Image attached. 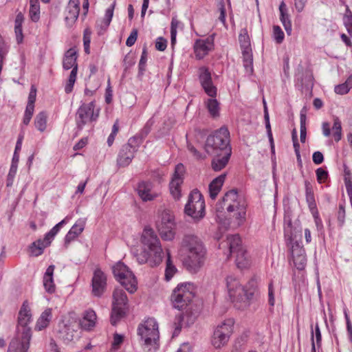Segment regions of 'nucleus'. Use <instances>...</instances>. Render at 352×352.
<instances>
[{
	"instance_id": "nucleus-24",
	"label": "nucleus",
	"mask_w": 352,
	"mask_h": 352,
	"mask_svg": "<svg viewBox=\"0 0 352 352\" xmlns=\"http://www.w3.org/2000/svg\"><path fill=\"white\" fill-rule=\"evenodd\" d=\"M77 60V52L74 48L69 49L65 54L63 67L65 69L68 70L69 69H74L76 67V72H78V64Z\"/></svg>"
},
{
	"instance_id": "nucleus-16",
	"label": "nucleus",
	"mask_w": 352,
	"mask_h": 352,
	"mask_svg": "<svg viewBox=\"0 0 352 352\" xmlns=\"http://www.w3.org/2000/svg\"><path fill=\"white\" fill-rule=\"evenodd\" d=\"M185 168L182 164L175 166V171L170 182V192L174 199H179L181 197L180 186L183 183Z\"/></svg>"
},
{
	"instance_id": "nucleus-15",
	"label": "nucleus",
	"mask_w": 352,
	"mask_h": 352,
	"mask_svg": "<svg viewBox=\"0 0 352 352\" xmlns=\"http://www.w3.org/2000/svg\"><path fill=\"white\" fill-rule=\"evenodd\" d=\"M199 80L205 93L210 97L215 98L217 89L214 85L212 80L211 73L206 67H201L198 71Z\"/></svg>"
},
{
	"instance_id": "nucleus-40",
	"label": "nucleus",
	"mask_w": 352,
	"mask_h": 352,
	"mask_svg": "<svg viewBox=\"0 0 352 352\" xmlns=\"http://www.w3.org/2000/svg\"><path fill=\"white\" fill-rule=\"evenodd\" d=\"M47 114L45 111L38 113L34 120V125L36 128L43 132L47 126Z\"/></svg>"
},
{
	"instance_id": "nucleus-38",
	"label": "nucleus",
	"mask_w": 352,
	"mask_h": 352,
	"mask_svg": "<svg viewBox=\"0 0 352 352\" xmlns=\"http://www.w3.org/2000/svg\"><path fill=\"white\" fill-rule=\"evenodd\" d=\"M206 107L212 118H217L219 116V103L215 98L208 99L205 102Z\"/></svg>"
},
{
	"instance_id": "nucleus-36",
	"label": "nucleus",
	"mask_w": 352,
	"mask_h": 352,
	"mask_svg": "<svg viewBox=\"0 0 352 352\" xmlns=\"http://www.w3.org/2000/svg\"><path fill=\"white\" fill-rule=\"evenodd\" d=\"M114 7L115 3L106 10L104 17L102 21L101 24L99 25L100 28V30L98 32L99 34H102L109 27L113 16Z\"/></svg>"
},
{
	"instance_id": "nucleus-45",
	"label": "nucleus",
	"mask_w": 352,
	"mask_h": 352,
	"mask_svg": "<svg viewBox=\"0 0 352 352\" xmlns=\"http://www.w3.org/2000/svg\"><path fill=\"white\" fill-rule=\"evenodd\" d=\"M76 67L72 69L70 72L68 80L65 87V91L67 94H69L72 91L74 83L76 80Z\"/></svg>"
},
{
	"instance_id": "nucleus-20",
	"label": "nucleus",
	"mask_w": 352,
	"mask_h": 352,
	"mask_svg": "<svg viewBox=\"0 0 352 352\" xmlns=\"http://www.w3.org/2000/svg\"><path fill=\"white\" fill-rule=\"evenodd\" d=\"M212 41L210 38H207L206 40H197L194 46L197 58L202 59L212 50Z\"/></svg>"
},
{
	"instance_id": "nucleus-51",
	"label": "nucleus",
	"mask_w": 352,
	"mask_h": 352,
	"mask_svg": "<svg viewBox=\"0 0 352 352\" xmlns=\"http://www.w3.org/2000/svg\"><path fill=\"white\" fill-rule=\"evenodd\" d=\"M306 255L305 250L302 246L297 242L294 243L292 246V255L293 258L299 256L300 255Z\"/></svg>"
},
{
	"instance_id": "nucleus-37",
	"label": "nucleus",
	"mask_w": 352,
	"mask_h": 352,
	"mask_svg": "<svg viewBox=\"0 0 352 352\" xmlns=\"http://www.w3.org/2000/svg\"><path fill=\"white\" fill-rule=\"evenodd\" d=\"M23 15L21 12L17 14L14 21V32L17 43L23 41V36L22 32V23L23 22Z\"/></svg>"
},
{
	"instance_id": "nucleus-26",
	"label": "nucleus",
	"mask_w": 352,
	"mask_h": 352,
	"mask_svg": "<svg viewBox=\"0 0 352 352\" xmlns=\"http://www.w3.org/2000/svg\"><path fill=\"white\" fill-rule=\"evenodd\" d=\"M226 176V174H222L214 179L209 184V194L212 199H215L217 195L220 192L223 184L225 181Z\"/></svg>"
},
{
	"instance_id": "nucleus-53",
	"label": "nucleus",
	"mask_w": 352,
	"mask_h": 352,
	"mask_svg": "<svg viewBox=\"0 0 352 352\" xmlns=\"http://www.w3.org/2000/svg\"><path fill=\"white\" fill-rule=\"evenodd\" d=\"M118 130H119L118 121L116 120L113 125L112 131L107 138V144H108L109 146H111L113 144L114 140H115V137L117 135Z\"/></svg>"
},
{
	"instance_id": "nucleus-33",
	"label": "nucleus",
	"mask_w": 352,
	"mask_h": 352,
	"mask_svg": "<svg viewBox=\"0 0 352 352\" xmlns=\"http://www.w3.org/2000/svg\"><path fill=\"white\" fill-rule=\"evenodd\" d=\"M49 245H47L45 239L43 240H36L30 245L29 248L31 256H38L41 255L43 253L44 249Z\"/></svg>"
},
{
	"instance_id": "nucleus-49",
	"label": "nucleus",
	"mask_w": 352,
	"mask_h": 352,
	"mask_svg": "<svg viewBox=\"0 0 352 352\" xmlns=\"http://www.w3.org/2000/svg\"><path fill=\"white\" fill-rule=\"evenodd\" d=\"M293 261L295 266L298 270H304L307 263L306 255L301 254L299 256L293 258Z\"/></svg>"
},
{
	"instance_id": "nucleus-34",
	"label": "nucleus",
	"mask_w": 352,
	"mask_h": 352,
	"mask_svg": "<svg viewBox=\"0 0 352 352\" xmlns=\"http://www.w3.org/2000/svg\"><path fill=\"white\" fill-rule=\"evenodd\" d=\"M52 318V310L51 309H45L39 318L36 322V324L35 329L38 331H41L42 329L46 328Z\"/></svg>"
},
{
	"instance_id": "nucleus-4",
	"label": "nucleus",
	"mask_w": 352,
	"mask_h": 352,
	"mask_svg": "<svg viewBox=\"0 0 352 352\" xmlns=\"http://www.w3.org/2000/svg\"><path fill=\"white\" fill-rule=\"evenodd\" d=\"M226 285L230 300L239 309L248 306L250 300L253 298L257 290V284L254 279L250 280L247 285L243 287L232 276H227Z\"/></svg>"
},
{
	"instance_id": "nucleus-7",
	"label": "nucleus",
	"mask_w": 352,
	"mask_h": 352,
	"mask_svg": "<svg viewBox=\"0 0 352 352\" xmlns=\"http://www.w3.org/2000/svg\"><path fill=\"white\" fill-rule=\"evenodd\" d=\"M195 296V287L192 283H184L177 285L171 295L173 307L179 310L185 309Z\"/></svg>"
},
{
	"instance_id": "nucleus-21",
	"label": "nucleus",
	"mask_w": 352,
	"mask_h": 352,
	"mask_svg": "<svg viewBox=\"0 0 352 352\" xmlns=\"http://www.w3.org/2000/svg\"><path fill=\"white\" fill-rule=\"evenodd\" d=\"M135 152L133 149L128 148V146H122L120 149L118 158L117 164L120 167H126L130 164L135 156Z\"/></svg>"
},
{
	"instance_id": "nucleus-14",
	"label": "nucleus",
	"mask_w": 352,
	"mask_h": 352,
	"mask_svg": "<svg viewBox=\"0 0 352 352\" xmlns=\"http://www.w3.org/2000/svg\"><path fill=\"white\" fill-rule=\"evenodd\" d=\"M157 230L162 239L171 241L175 237V219L173 215L168 210H164L160 220L156 223Z\"/></svg>"
},
{
	"instance_id": "nucleus-1",
	"label": "nucleus",
	"mask_w": 352,
	"mask_h": 352,
	"mask_svg": "<svg viewBox=\"0 0 352 352\" xmlns=\"http://www.w3.org/2000/svg\"><path fill=\"white\" fill-rule=\"evenodd\" d=\"M182 248L186 254L184 265L190 272H197L206 260V250L202 241L196 235L186 234L182 241Z\"/></svg>"
},
{
	"instance_id": "nucleus-52",
	"label": "nucleus",
	"mask_w": 352,
	"mask_h": 352,
	"mask_svg": "<svg viewBox=\"0 0 352 352\" xmlns=\"http://www.w3.org/2000/svg\"><path fill=\"white\" fill-rule=\"evenodd\" d=\"M147 60V52L146 48L144 47L142 56L139 62V73L142 74L145 71L146 63Z\"/></svg>"
},
{
	"instance_id": "nucleus-42",
	"label": "nucleus",
	"mask_w": 352,
	"mask_h": 352,
	"mask_svg": "<svg viewBox=\"0 0 352 352\" xmlns=\"http://www.w3.org/2000/svg\"><path fill=\"white\" fill-rule=\"evenodd\" d=\"M167 258H166V267L165 270V278L167 281L170 280L175 273L177 272V269L175 266L173 264L171 261L170 252L168 250L166 252Z\"/></svg>"
},
{
	"instance_id": "nucleus-59",
	"label": "nucleus",
	"mask_w": 352,
	"mask_h": 352,
	"mask_svg": "<svg viewBox=\"0 0 352 352\" xmlns=\"http://www.w3.org/2000/svg\"><path fill=\"white\" fill-rule=\"evenodd\" d=\"M137 37H138V30L136 29H133L131 31L129 36L126 39V45L128 47H131L132 45H133L137 40Z\"/></svg>"
},
{
	"instance_id": "nucleus-19",
	"label": "nucleus",
	"mask_w": 352,
	"mask_h": 352,
	"mask_svg": "<svg viewBox=\"0 0 352 352\" xmlns=\"http://www.w3.org/2000/svg\"><path fill=\"white\" fill-rule=\"evenodd\" d=\"M239 41L242 49L243 55L245 59V61L248 63V60H250L249 63L252 65L250 40L246 28L241 30L239 35ZM244 65L248 67V63H245Z\"/></svg>"
},
{
	"instance_id": "nucleus-28",
	"label": "nucleus",
	"mask_w": 352,
	"mask_h": 352,
	"mask_svg": "<svg viewBox=\"0 0 352 352\" xmlns=\"http://www.w3.org/2000/svg\"><path fill=\"white\" fill-rule=\"evenodd\" d=\"M96 312L92 309L85 311L83 318L80 322V324L83 329L90 330L96 324Z\"/></svg>"
},
{
	"instance_id": "nucleus-54",
	"label": "nucleus",
	"mask_w": 352,
	"mask_h": 352,
	"mask_svg": "<svg viewBox=\"0 0 352 352\" xmlns=\"http://www.w3.org/2000/svg\"><path fill=\"white\" fill-rule=\"evenodd\" d=\"M184 320V315L182 313H179L178 315H176L174 325H175V331L174 335H175L177 331L179 332L182 329V323Z\"/></svg>"
},
{
	"instance_id": "nucleus-41",
	"label": "nucleus",
	"mask_w": 352,
	"mask_h": 352,
	"mask_svg": "<svg viewBox=\"0 0 352 352\" xmlns=\"http://www.w3.org/2000/svg\"><path fill=\"white\" fill-rule=\"evenodd\" d=\"M66 223L65 219L62 220L56 225H55L45 235L44 239L47 242V245H50L54 236L59 232L60 228Z\"/></svg>"
},
{
	"instance_id": "nucleus-63",
	"label": "nucleus",
	"mask_w": 352,
	"mask_h": 352,
	"mask_svg": "<svg viewBox=\"0 0 352 352\" xmlns=\"http://www.w3.org/2000/svg\"><path fill=\"white\" fill-rule=\"evenodd\" d=\"M344 23L348 33L352 36V16H344Z\"/></svg>"
},
{
	"instance_id": "nucleus-58",
	"label": "nucleus",
	"mask_w": 352,
	"mask_h": 352,
	"mask_svg": "<svg viewBox=\"0 0 352 352\" xmlns=\"http://www.w3.org/2000/svg\"><path fill=\"white\" fill-rule=\"evenodd\" d=\"M317 180L319 183L324 182L328 177V173L322 168H318L316 171Z\"/></svg>"
},
{
	"instance_id": "nucleus-61",
	"label": "nucleus",
	"mask_w": 352,
	"mask_h": 352,
	"mask_svg": "<svg viewBox=\"0 0 352 352\" xmlns=\"http://www.w3.org/2000/svg\"><path fill=\"white\" fill-rule=\"evenodd\" d=\"M153 124V121L149 120L142 129L140 135L144 139L146 137V135L150 133L151 126Z\"/></svg>"
},
{
	"instance_id": "nucleus-57",
	"label": "nucleus",
	"mask_w": 352,
	"mask_h": 352,
	"mask_svg": "<svg viewBox=\"0 0 352 352\" xmlns=\"http://www.w3.org/2000/svg\"><path fill=\"white\" fill-rule=\"evenodd\" d=\"M337 219L340 226H342L345 219V209L343 204L339 205V209L337 214Z\"/></svg>"
},
{
	"instance_id": "nucleus-29",
	"label": "nucleus",
	"mask_w": 352,
	"mask_h": 352,
	"mask_svg": "<svg viewBox=\"0 0 352 352\" xmlns=\"http://www.w3.org/2000/svg\"><path fill=\"white\" fill-rule=\"evenodd\" d=\"M280 11V20L288 35H290L292 31V23L289 19V16L287 13V10L285 3L282 1L279 6Z\"/></svg>"
},
{
	"instance_id": "nucleus-13",
	"label": "nucleus",
	"mask_w": 352,
	"mask_h": 352,
	"mask_svg": "<svg viewBox=\"0 0 352 352\" xmlns=\"http://www.w3.org/2000/svg\"><path fill=\"white\" fill-rule=\"evenodd\" d=\"M233 325V320L228 319L216 327L211 338V344L214 348L219 349L227 344L232 333Z\"/></svg>"
},
{
	"instance_id": "nucleus-30",
	"label": "nucleus",
	"mask_w": 352,
	"mask_h": 352,
	"mask_svg": "<svg viewBox=\"0 0 352 352\" xmlns=\"http://www.w3.org/2000/svg\"><path fill=\"white\" fill-rule=\"evenodd\" d=\"M236 254V264L239 268H246L250 265L248 254L243 248L237 249Z\"/></svg>"
},
{
	"instance_id": "nucleus-18",
	"label": "nucleus",
	"mask_w": 352,
	"mask_h": 352,
	"mask_svg": "<svg viewBox=\"0 0 352 352\" xmlns=\"http://www.w3.org/2000/svg\"><path fill=\"white\" fill-rule=\"evenodd\" d=\"M211 155H214L211 163L212 168L215 171H219L228 164L232 155V148H227L225 152Z\"/></svg>"
},
{
	"instance_id": "nucleus-9",
	"label": "nucleus",
	"mask_w": 352,
	"mask_h": 352,
	"mask_svg": "<svg viewBox=\"0 0 352 352\" xmlns=\"http://www.w3.org/2000/svg\"><path fill=\"white\" fill-rule=\"evenodd\" d=\"M113 273L116 279L132 294L137 289V280L133 272L122 262H118L113 267Z\"/></svg>"
},
{
	"instance_id": "nucleus-44",
	"label": "nucleus",
	"mask_w": 352,
	"mask_h": 352,
	"mask_svg": "<svg viewBox=\"0 0 352 352\" xmlns=\"http://www.w3.org/2000/svg\"><path fill=\"white\" fill-rule=\"evenodd\" d=\"M143 138L140 135H135L130 138L126 144H124L125 146L131 149H133L134 152H137L140 145L142 144Z\"/></svg>"
},
{
	"instance_id": "nucleus-17",
	"label": "nucleus",
	"mask_w": 352,
	"mask_h": 352,
	"mask_svg": "<svg viewBox=\"0 0 352 352\" xmlns=\"http://www.w3.org/2000/svg\"><path fill=\"white\" fill-rule=\"evenodd\" d=\"M91 285L92 293L95 296H101L106 289L107 276L100 268L96 269L94 272Z\"/></svg>"
},
{
	"instance_id": "nucleus-50",
	"label": "nucleus",
	"mask_w": 352,
	"mask_h": 352,
	"mask_svg": "<svg viewBox=\"0 0 352 352\" xmlns=\"http://www.w3.org/2000/svg\"><path fill=\"white\" fill-rule=\"evenodd\" d=\"M17 170V165L16 164H11L9 173L7 176L6 186L10 187L12 185L14 179L16 174Z\"/></svg>"
},
{
	"instance_id": "nucleus-60",
	"label": "nucleus",
	"mask_w": 352,
	"mask_h": 352,
	"mask_svg": "<svg viewBox=\"0 0 352 352\" xmlns=\"http://www.w3.org/2000/svg\"><path fill=\"white\" fill-rule=\"evenodd\" d=\"M167 47V41L162 37H159L156 40L155 47L159 51H164Z\"/></svg>"
},
{
	"instance_id": "nucleus-48",
	"label": "nucleus",
	"mask_w": 352,
	"mask_h": 352,
	"mask_svg": "<svg viewBox=\"0 0 352 352\" xmlns=\"http://www.w3.org/2000/svg\"><path fill=\"white\" fill-rule=\"evenodd\" d=\"M284 32L278 25H274L273 27V37L274 41L280 44L284 40Z\"/></svg>"
},
{
	"instance_id": "nucleus-10",
	"label": "nucleus",
	"mask_w": 352,
	"mask_h": 352,
	"mask_svg": "<svg viewBox=\"0 0 352 352\" xmlns=\"http://www.w3.org/2000/svg\"><path fill=\"white\" fill-rule=\"evenodd\" d=\"M128 309V298L125 292L120 288H116L113 293L111 323L115 326L125 315Z\"/></svg>"
},
{
	"instance_id": "nucleus-31",
	"label": "nucleus",
	"mask_w": 352,
	"mask_h": 352,
	"mask_svg": "<svg viewBox=\"0 0 352 352\" xmlns=\"http://www.w3.org/2000/svg\"><path fill=\"white\" fill-rule=\"evenodd\" d=\"M59 338L66 344L69 343L78 337L77 333L73 328L68 325H64L61 329L59 330Z\"/></svg>"
},
{
	"instance_id": "nucleus-55",
	"label": "nucleus",
	"mask_w": 352,
	"mask_h": 352,
	"mask_svg": "<svg viewBox=\"0 0 352 352\" xmlns=\"http://www.w3.org/2000/svg\"><path fill=\"white\" fill-rule=\"evenodd\" d=\"M218 8L220 11L219 20L225 23L226 22V8L224 0H218Z\"/></svg>"
},
{
	"instance_id": "nucleus-39",
	"label": "nucleus",
	"mask_w": 352,
	"mask_h": 352,
	"mask_svg": "<svg viewBox=\"0 0 352 352\" xmlns=\"http://www.w3.org/2000/svg\"><path fill=\"white\" fill-rule=\"evenodd\" d=\"M29 15L31 20L37 22L40 19V5L38 1H30Z\"/></svg>"
},
{
	"instance_id": "nucleus-3",
	"label": "nucleus",
	"mask_w": 352,
	"mask_h": 352,
	"mask_svg": "<svg viewBox=\"0 0 352 352\" xmlns=\"http://www.w3.org/2000/svg\"><path fill=\"white\" fill-rule=\"evenodd\" d=\"M225 207L234 226L239 227L244 223L246 220L247 204L245 199L239 195L236 189L228 191L222 200L217 203L216 212H221Z\"/></svg>"
},
{
	"instance_id": "nucleus-32",
	"label": "nucleus",
	"mask_w": 352,
	"mask_h": 352,
	"mask_svg": "<svg viewBox=\"0 0 352 352\" xmlns=\"http://www.w3.org/2000/svg\"><path fill=\"white\" fill-rule=\"evenodd\" d=\"M135 256L136 257L137 261L140 264L148 263L151 267H155L160 265L152 263V260L155 259V255L154 254L150 252L148 250L147 251L146 249H144L140 253H136Z\"/></svg>"
},
{
	"instance_id": "nucleus-35",
	"label": "nucleus",
	"mask_w": 352,
	"mask_h": 352,
	"mask_svg": "<svg viewBox=\"0 0 352 352\" xmlns=\"http://www.w3.org/2000/svg\"><path fill=\"white\" fill-rule=\"evenodd\" d=\"M227 245L229 248L230 254H234L237 249L243 248L241 238L238 234L228 236L227 237Z\"/></svg>"
},
{
	"instance_id": "nucleus-22",
	"label": "nucleus",
	"mask_w": 352,
	"mask_h": 352,
	"mask_svg": "<svg viewBox=\"0 0 352 352\" xmlns=\"http://www.w3.org/2000/svg\"><path fill=\"white\" fill-rule=\"evenodd\" d=\"M79 0H69L67 7V14L65 20L69 25H72L78 19L80 12Z\"/></svg>"
},
{
	"instance_id": "nucleus-56",
	"label": "nucleus",
	"mask_w": 352,
	"mask_h": 352,
	"mask_svg": "<svg viewBox=\"0 0 352 352\" xmlns=\"http://www.w3.org/2000/svg\"><path fill=\"white\" fill-rule=\"evenodd\" d=\"M334 91L338 94L344 95L350 91V89L345 82L344 83L336 85L334 88Z\"/></svg>"
},
{
	"instance_id": "nucleus-8",
	"label": "nucleus",
	"mask_w": 352,
	"mask_h": 352,
	"mask_svg": "<svg viewBox=\"0 0 352 352\" xmlns=\"http://www.w3.org/2000/svg\"><path fill=\"white\" fill-rule=\"evenodd\" d=\"M141 242L144 249H148L150 252L154 254L155 259L152 260V263L160 264L164 257V252L160 239L152 228H144L141 236Z\"/></svg>"
},
{
	"instance_id": "nucleus-2",
	"label": "nucleus",
	"mask_w": 352,
	"mask_h": 352,
	"mask_svg": "<svg viewBox=\"0 0 352 352\" xmlns=\"http://www.w3.org/2000/svg\"><path fill=\"white\" fill-rule=\"evenodd\" d=\"M31 319L30 309L25 301L19 313L16 336L10 342L8 352H28L32 338V330L28 324Z\"/></svg>"
},
{
	"instance_id": "nucleus-27",
	"label": "nucleus",
	"mask_w": 352,
	"mask_h": 352,
	"mask_svg": "<svg viewBox=\"0 0 352 352\" xmlns=\"http://www.w3.org/2000/svg\"><path fill=\"white\" fill-rule=\"evenodd\" d=\"M305 195H306V201L308 204V207L311 210L313 214H318L317 212V206L315 201L314 190L312 188V186L309 182H305Z\"/></svg>"
},
{
	"instance_id": "nucleus-23",
	"label": "nucleus",
	"mask_w": 352,
	"mask_h": 352,
	"mask_svg": "<svg viewBox=\"0 0 352 352\" xmlns=\"http://www.w3.org/2000/svg\"><path fill=\"white\" fill-rule=\"evenodd\" d=\"M137 191L140 198L144 201H152L156 197V194L152 192V184L142 182L137 188Z\"/></svg>"
},
{
	"instance_id": "nucleus-46",
	"label": "nucleus",
	"mask_w": 352,
	"mask_h": 352,
	"mask_svg": "<svg viewBox=\"0 0 352 352\" xmlns=\"http://www.w3.org/2000/svg\"><path fill=\"white\" fill-rule=\"evenodd\" d=\"M333 136L336 142H339L342 138V125L341 122L338 117L333 119Z\"/></svg>"
},
{
	"instance_id": "nucleus-11",
	"label": "nucleus",
	"mask_w": 352,
	"mask_h": 352,
	"mask_svg": "<svg viewBox=\"0 0 352 352\" xmlns=\"http://www.w3.org/2000/svg\"><path fill=\"white\" fill-rule=\"evenodd\" d=\"M184 211L195 220H200L204 217L205 201L199 190H194L190 193Z\"/></svg>"
},
{
	"instance_id": "nucleus-5",
	"label": "nucleus",
	"mask_w": 352,
	"mask_h": 352,
	"mask_svg": "<svg viewBox=\"0 0 352 352\" xmlns=\"http://www.w3.org/2000/svg\"><path fill=\"white\" fill-rule=\"evenodd\" d=\"M142 345L144 350L155 351L160 346L158 324L154 318H148L140 324L138 329Z\"/></svg>"
},
{
	"instance_id": "nucleus-62",
	"label": "nucleus",
	"mask_w": 352,
	"mask_h": 352,
	"mask_svg": "<svg viewBox=\"0 0 352 352\" xmlns=\"http://www.w3.org/2000/svg\"><path fill=\"white\" fill-rule=\"evenodd\" d=\"M312 160L314 164H320L324 161L323 154L320 151H316L313 153Z\"/></svg>"
},
{
	"instance_id": "nucleus-12",
	"label": "nucleus",
	"mask_w": 352,
	"mask_h": 352,
	"mask_svg": "<svg viewBox=\"0 0 352 352\" xmlns=\"http://www.w3.org/2000/svg\"><path fill=\"white\" fill-rule=\"evenodd\" d=\"M99 109L95 110L94 101L87 104L83 103L78 109L76 114L77 129L81 131L86 124L96 121L99 116Z\"/></svg>"
},
{
	"instance_id": "nucleus-47",
	"label": "nucleus",
	"mask_w": 352,
	"mask_h": 352,
	"mask_svg": "<svg viewBox=\"0 0 352 352\" xmlns=\"http://www.w3.org/2000/svg\"><path fill=\"white\" fill-rule=\"evenodd\" d=\"M85 226V220L78 219L69 230H71V233H73L75 236H78L84 230Z\"/></svg>"
},
{
	"instance_id": "nucleus-6",
	"label": "nucleus",
	"mask_w": 352,
	"mask_h": 352,
	"mask_svg": "<svg viewBox=\"0 0 352 352\" xmlns=\"http://www.w3.org/2000/svg\"><path fill=\"white\" fill-rule=\"evenodd\" d=\"M227 148H232L230 144V132L225 126L215 131L206 139L205 150L208 154L225 152Z\"/></svg>"
},
{
	"instance_id": "nucleus-64",
	"label": "nucleus",
	"mask_w": 352,
	"mask_h": 352,
	"mask_svg": "<svg viewBox=\"0 0 352 352\" xmlns=\"http://www.w3.org/2000/svg\"><path fill=\"white\" fill-rule=\"evenodd\" d=\"M36 88L32 85L29 96H28V103L30 104H34L36 101Z\"/></svg>"
},
{
	"instance_id": "nucleus-25",
	"label": "nucleus",
	"mask_w": 352,
	"mask_h": 352,
	"mask_svg": "<svg viewBox=\"0 0 352 352\" xmlns=\"http://www.w3.org/2000/svg\"><path fill=\"white\" fill-rule=\"evenodd\" d=\"M54 265H50L43 276V286L47 293L52 294L56 290V286L54 283L53 274L54 271Z\"/></svg>"
},
{
	"instance_id": "nucleus-43",
	"label": "nucleus",
	"mask_w": 352,
	"mask_h": 352,
	"mask_svg": "<svg viewBox=\"0 0 352 352\" xmlns=\"http://www.w3.org/2000/svg\"><path fill=\"white\" fill-rule=\"evenodd\" d=\"M300 142L304 143L306 140L307 135V129H306V113L303 111V109L300 111Z\"/></svg>"
}]
</instances>
